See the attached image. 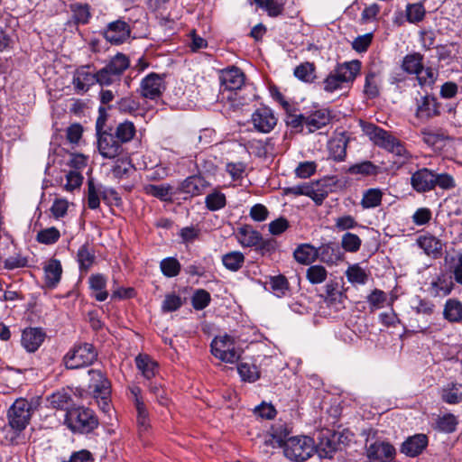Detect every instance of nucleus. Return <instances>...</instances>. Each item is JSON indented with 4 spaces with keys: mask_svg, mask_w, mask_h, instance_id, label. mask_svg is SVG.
Instances as JSON below:
<instances>
[{
    "mask_svg": "<svg viewBox=\"0 0 462 462\" xmlns=\"http://www.w3.org/2000/svg\"><path fill=\"white\" fill-rule=\"evenodd\" d=\"M290 431L282 426L273 429V437L279 447L283 448L284 455L291 460L304 461L315 451V444L308 436L290 437Z\"/></svg>",
    "mask_w": 462,
    "mask_h": 462,
    "instance_id": "f257e3e1",
    "label": "nucleus"
},
{
    "mask_svg": "<svg viewBox=\"0 0 462 462\" xmlns=\"http://www.w3.org/2000/svg\"><path fill=\"white\" fill-rule=\"evenodd\" d=\"M363 131L375 145L397 156L400 163H404L411 157L403 143L389 132L373 124L364 125Z\"/></svg>",
    "mask_w": 462,
    "mask_h": 462,
    "instance_id": "f03ea898",
    "label": "nucleus"
},
{
    "mask_svg": "<svg viewBox=\"0 0 462 462\" xmlns=\"http://www.w3.org/2000/svg\"><path fill=\"white\" fill-rule=\"evenodd\" d=\"M360 69L361 62L357 60L338 64L323 80V89L328 93L342 89L355 80Z\"/></svg>",
    "mask_w": 462,
    "mask_h": 462,
    "instance_id": "7ed1b4c3",
    "label": "nucleus"
},
{
    "mask_svg": "<svg viewBox=\"0 0 462 462\" xmlns=\"http://www.w3.org/2000/svg\"><path fill=\"white\" fill-rule=\"evenodd\" d=\"M105 122L106 118L103 116H98L96 122L97 150L103 158L116 159L125 153V149L111 130L104 129Z\"/></svg>",
    "mask_w": 462,
    "mask_h": 462,
    "instance_id": "20e7f679",
    "label": "nucleus"
},
{
    "mask_svg": "<svg viewBox=\"0 0 462 462\" xmlns=\"http://www.w3.org/2000/svg\"><path fill=\"white\" fill-rule=\"evenodd\" d=\"M65 424L74 433L87 434L97 428L98 420L92 410L78 407L67 411Z\"/></svg>",
    "mask_w": 462,
    "mask_h": 462,
    "instance_id": "39448f33",
    "label": "nucleus"
},
{
    "mask_svg": "<svg viewBox=\"0 0 462 462\" xmlns=\"http://www.w3.org/2000/svg\"><path fill=\"white\" fill-rule=\"evenodd\" d=\"M210 347L211 354L225 363L235 364L241 356L240 350L236 346L235 338L227 334L215 337Z\"/></svg>",
    "mask_w": 462,
    "mask_h": 462,
    "instance_id": "423d86ee",
    "label": "nucleus"
},
{
    "mask_svg": "<svg viewBox=\"0 0 462 462\" xmlns=\"http://www.w3.org/2000/svg\"><path fill=\"white\" fill-rule=\"evenodd\" d=\"M128 58L118 53L101 69L97 72V83L109 86L120 80L123 72L129 67Z\"/></svg>",
    "mask_w": 462,
    "mask_h": 462,
    "instance_id": "0eeeda50",
    "label": "nucleus"
},
{
    "mask_svg": "<svg viewBox=\"0 0 462 462\" xmlns=\"http://www.w3.org/2000/svg\"><path fill=\"white\" fill-rule=\"evenodd\" d=\"M32 415V403L23 398H19L7 411L8 427L23 431L30 422Z\"/></svg>",
    "mask_w": 462,
    "mask_h": 462,
    "instance_id": "6e6552de",
    "label": "nucleus"
},
{
    "mask_svg": "<svg viewBox=\"0 0 462 462\" xmlns=\"http://www.w3.org/2000/svg\"><path fill=\"white\" fill-rule=\"evenodd\" d=\"M97 358V352L92 345L84 343L76 346L64 356L68 369H78L91 365Z\"/></svg>",
    "mask_w": 462,
    "mask_h": 462,
    "instance_id": "1a4fd4ad",
    "label": "nucleus"
},
{
    "mask_svg": "<svg viewBox=\"0 0 462 462\" xmlns=\"http://www.w3.org/2000/svg\"><path fill=\"white\" fill-rule=\"evenodd\" d=\"M164 90L163 77L154 72L148 74L140 83V95L146 99L155 100L162 96Z\"/></svg>",
    "mask_w": 462,
    "mask_h": 462,
    "instance_id": "9d476101",
    "label": "nucleus"
},
{
    "mask_svg": "<svg viewBox=\"0 0 462 462\" xmlns=\"http://www.w3.org/2000/svg\"><path fill=\"white\" fill-rule=\"evenodd\" d=\"M219 79L223 91L232 92L245 85V75L239 68L231 66L220 70Z\"/></svg>",
    "mask_w": 462,
    "mask_h": 462,
    "instance_id": "9b49d317",
    "label": "nucleus"
},
{
    "mask_svg": "<svg viewBox=\"0 0 462 462\" xmlns=\"http://www.w3.org/2000/svg\"><path fill=\"white\" fill-rule=\"evenodd\" d=\"M254 128L261 133H270L277 124V118L273 110L267 106L257 108L252 115Z\"/></svg>",
    "mask_w": 462,
    "mask_h": 462,
    "instance_id": "f8f14e48",
    "label": "nucleus"
},
{
    "mask_svg": "<svg viewBox=\"0 0 462 462\" xmlns=\"http://www.w3.org/2000/svg\"><path fill=\"white\" fill-rule=\"evenodd\" d=\"M130 27L122 20L110 23L104 32V36L113 44H120L130 37Z\"/></svg>",
    "mask_w": 462,
    "mask_h": 462,
    "instance_id": "ddd939ff",
    "label": "nucleus"
},
{
    "mask_svg": "<svg viewBox=\"0 0 462 462\" xmlns=\"http://www.w3.org/2000/svg\"><path fill=\"white\" fill-rule=\"evenodd\" d=\"M411 184L413 189L420 193L432 190L434 189V171L427 168L418 170L411 175Z\"/></svg>",
    "mask_w": 462,
    "mask_h": 462,
    "instance_id": "4468645a",
    "label": "nucleus"
},
{
    "mask_svg": "<svg viewBox=\"0 0 462 462\" xmlns=\"http://www.w3.org/2000/svg\"><path fill=\"white\" fill-rule=\"evenodd\" d=\"M89 375V389L94 397L96 399H98V396H103V398L109 397L111 393L110 383L104 374L99 370H90Z\"/></svg>",
    "mask_w": 462,
    "mask_h": 462,
    "instance_id": "2eb2a0df",
    "label": "nucleus"
},
{
    "mask_svg": "<svg viewBox=\"0 0 462 462\" xmlns=\"http://www.w3.org/2000/svg\"><path fill=\"white\" fill-rule=\"evenodd\" d=\"M394 454V448L386 442H374L367 449V456L372 462H388Z\"/></svg>",
    "mask_w": 462,
    "mask_h": 462,
    "instance_id": "dca6fc26",
    "label": "nucleus"
},
{
    "mask_svg": "<svg viewBox=\"0 0 462 462\" xmlns=\"http://www.w3.org/2000/svg\"><path fill=\"white\" fill-rule=\"evenodd\" d=\"M417 245L430 257L437 259L441 256L443 243L440 239L431 235L420 236L417 239Z\"/></svg>",
    "mask_w": 462,
    "mask_h": 462,
    "instance_id": "f3484780",
    "label": "nucleus"
},
{
    "mask_svg": "<svg viewBox=\"0 0 462 462\" xmlns=\"http://www.w3.org/2000/svg\"><path fill=\"white\" fill-rule=\"evenodd\" d=\"M95 83H97V73H93L90 67H80L76 70L73 84L78 91L86 92Z\"/></svg>",
    "mask_w": 462,
    "mask_h": 462,
    "instance_id": "a211bd4d",
    "label": "nucleus"
},
{
    "mask_svg": "<svg viewBox=\"0 0 462 462\" xmlns=\"http://www.w3.org/2000/svg\"><path fill=\"white\" fill-rule=\"evenodd\" d=\"M45 338V333L36 328H30L23 330L22 334V345L28 352H35Z\"/></svg>",
    "mask_w": 462,
    "mask_h": 462,
    "instance_id": "6ab92c4d",
    "label": "nucleus"
},
{
    "mask_svg": "<svg viewBox=\"0 0 462 462\" xmlns=\"http://www.w3.org/2000/svg\"><path fill=\"white\" fill-rule=\"evenodd\" d=\"M428 439L424 434H417L410 437L402 446V452L414 457L420 455L427 447Z\"/></svg>",
    "mask_w": 462,
    "mask_h": 462,
    "instance_id": "aec40b11",
    "label": "nucleus"
},
{
    "mask_svg": "<svg viewBox=\"0 0 462 462\" xmlns=\"http://www.w3.org/2000/svg\"><path fill=\"white\" fill-rule=\"evenodd\" d=\"M337 448V436L327 434L320 437L315 450L320 458H332Z\"/></svg>",
    "mask_w": 462,
    "mask_h": 462,
    "instance_id": "412c9836",
    "label": "nucleus"
},
{
    "mask_svg": "<svg viewBox=\"0 0 462 462\" xmlns=\"http://www.w3.org/2000/svg\"><path fill=\"white\" fill-rule=\"evenodd\" d=\"M439 115V106L437 99L431 96H425L418 104L416 110L417 117L430 119Z\"/></svg>",
    "mask_w": 462,
    "mask_h": 462,
    "instance_id": "4be33fe9",
    "label": "nucleus"
},
{
    "mask_svg": "<svg viewBox=\"0 0 462 462\" xmlns=\"http://www.w3.org/2000/svg\"><path fill=\"white\" fill-rule=\"evenodd\" d=\"M330 120L331 116L328 109H319L306 116V127L310 133H313L328 125Z\"/></svg>",
    "mask_w": 462,
    "mask_h": 462,
    "instance_id": "5701e85b",
    "label": "nucleus"
},
{
    "mask_svg": "<svg viewBox=\"0 0 462 462\" xmlns=\"http://www.w3.org/2000/svg\"><path fill=\"white\" fill-rule=\"evenodd\" d=\"M62 274L61 263L57 259L50 260L44 266L45 285L53 289L60 282Z\"/></svg>",
    "mask_w": 462,
    "mask_h": 462,
    "instance_id": "b1692460",
    "label": "nucleus"
},
{
    "mask_svg": "<svg viewBox=\"0 0 462 462\" xmlns=\"http://www.w3.org/2000/svg\"><path fill=\"white\" fill-rule=\"evenodd\" d=\"M236 236L239 244L244 247L256 246L261 238V234L250 226L238 228Z\"/></svg>",
    "mask_w": 462,
    "mask_h": 462,
    "instance_id": "393cba45",
    "label": "nucleus"
},
{
    "mask_svg": "<svg viewBox=\"0 0 462 462\" xmlns=\"http://www.w3.org/2000/svg\"><path fill=\"white\" fill-rule=\"evenodd\" d=\"M318 251V258L327 264H336L341 261L343 257L340 249L331 243L322 245Z\"/></svg>",
    "mask_w": 462,
    "mask_h": 462,
    "instance_id": "a878e982",
    "label": "nucleus"
},
{
    "mask_svg": "<svg viewBox=\"0 0 462 462\" xmlns=\"http://www.w3.org/2000/svg\"><path fill=\"white\" fill-rule=\"evenodd\" d=\"M453 286V282L449 278L440 275L430 282L429 291L434 297H443L451 292Z\"/></svg>",
    "mask_w": 462,
    "mask_h": 462,
    "instance_id": "bb28decb",
    "label": "nucleus"
},
{
    "mask_svg": "<svg viewBox=\"0 0 462 462\" xmlns=\"http://www.w3.org/2000/svg\"><path fill=\"white\" fill-rule=\"evenodd\" d=\"M135 365L143 377L148 380L155 376L158 372L157 363L148 355H138L135 357Z\"/></svg>",
    "mask_w": 462,
    "mask_h": 462,
    "instance_id": "cd10ccee",
    "label": "nucleus"
},
{
    "mask_svg": "<svg viewBox=\"0 0 462 462\" xmlns=\"http://www.w3.org/2000/svg\"><path fill=\"white\" fill-rule=\"evenodd\" d=\"M69 11L75 24H87L92 16L90 6L88 4L73 3L69 5Z\"/></svg>",
    "mask_w": 462,
    "mask_h": 462,
    "instance_id": "c85d7f7f",
    "label": "nucleus"
},
{
    "mask_svg": "<svg viewBox=\"0 0 462 462\" xmlns=\"http://www.w3.org/2000/svg\"><path fill=\"white\" fill-rule=\"evenodd\" d=\"M318 249L310 244L299 245L293 253L295 260L301 264L311 263L318 258Z\"/></svg>",
    "mask_w": 462,
    "mask_h": 462,
    "instance_id": "c756f323",
    "label": "nucleus"
},
{
    "mask_svg": "<svg viewBox=\"0 0 462 462\" xmlns=\"http://www.w3.org/2000/svg\"><path fill=\"white\" fill-rule=\"evenodd\" d=\"M89 287L94 292V297L98 301H104L108 297L106 291V279L100 273L92 274L88 280Z\"/></svg>",
    "mask_w": 462,
    "mask_h": 462,
    "instance_id": "7c9ffc66",
    "label": "nucleus"
},
{
    "mask_svg": "<svg viewBox=\"0 0 462 462\" xmlns=\"http://www.w3.org/2000/svg\"><path fill=\"white\" fill-rule=\"evenodd\" d=\"M443 317L449 322H461L462 302L457 299L448 300L444 305Z\"/></svg>",
    "mask_w": 462,
    "mask_h": 462,
    "instance_id": "2f4dec72",
    "label": "nucleus"
},
{
    "mask_svg": "<svg viewBox=\"0 0 462 462\" xmlns=\"http://www.w3.org/2000/svg\"><path fill=\"white\" fill-rule=\"evenodd\" d=\"M420 135L422 141L434 149H440L447 139V136L442 132L430 128H423L420 131Z\"/></svg>",
    "mask_w": 462,
    "mask_h": 462,
    "instance_id": "473e14b6",
    "label": "nucleus"
},
{
    "mask_svg": "<svg viewBox=\"0 0 462 462\" xmlns=\"http://www.w3.org/2000/svg\"><path fill=\"white\" fill-rule=\"evenodd\" d=\"M143 191L162 201L171 200L172 196V187L169 184H147L143 186Z\"/></svg>",
    "mask_w": 462,
    "mask_h": 462,
    "instance_id": "72a5a7b5",
    "label": "nucleus"
},
{
    "mask_svg": "<svg viewBox=\"0 0 462 462\" xmlns=\"http://www.w3.org/2000/svg\"><path fill=\"white\" fill-rule=\"evenodd\" d=\"M245 255L239 251H232L222 256L223 265L231 272L239 271L245 263Z\"/></svg>",
    "mask_w": 462,
    "mask_h": 462,
    "instance_id": "f704fd0d",
    "label": "nucleus"
},
{
    "mask_svg": "<svg viewBox=\"0 0 462 462\" xmlns=\"http://www.w3.org/2000/svg\"><path fill=\"white\" fill-rule=\"evenodd\" d=\"M442 400L449 404H457L462 402V384L449 383L442 389Z\"/></svg>",
    "mask_w": 462,
    "mask_h": 462,
    "instance_id": "c9c22d12",
    "label": "nucleus"
},
{
    "mask_svg": "<svg viewBox=\"0 0 462 462\" xmlns=\"http://www.w3.org/2000/svg\"><path fill=\"white\" fill-rule=\"evenodd\" d=\"M383 192L379 189L372 188L365 190L361 199V206L364 209H370L381 205Z\"/></svg>",
    "mask_w": 462,
    "mask_h": 462,
    "instance_id": "e433bc0d",
    "label": "nucleus"
},
{
    "mask_svg": "<svg viewBox=\"0 0 462 462\" xmlns=\"http://www.w3.org/2000/svg\"><path fill=\"white\" fill-rule=\"evenodd\" d=\"M135 126L130 121H125L116 125L114 135L123 144L130 142L135 135Z\"/></svg>",
    "mask_w": 462,
    "mask_h": 462,
    "instance_id": "4c0bfd02",
    "label": "nucleus"
},
{
    "mask_svg": "<svg viewBox=\"0 0 462 462\" xmlns=\"http://www.w3.org/2000/svg\"><path fill=\"white\" fill-rule=\"evenodd\" d=\"M77 259L80 269L88 272L95 261L93 249L88 245H83L78 251Z\"/></svg>",
    "mask_w": 462,
    "mask_h": 462,
    "instance_id": "58836bf2",
    "label": "nucleus"
},
{
    "mask_svg": "<svg viewBox=\"0 0 462 462\" xmlns=\"http://www.w3.org/2000/svg\"><path fill=\"white\" fill-rule=\"evenodd\" d=\"M422 66V56L419 53L406 55L402 64L404 71L416 75L421 70Z\"/></svg>",
    "mask_w": 462,
    "mask_h": 462,
    "instance_id": "ea45409f",
    "label": "nucleus"
},
{
    "mask_svg": "<svg viewBox=\"0 0 462 462\" xmlns=\"http://www.w3.org/2000/svg\"><path fill=\"white\" fill-rule=\"evenodd\" d=\"M204 188V180L198 176H191L187 178L182 185L181 190L190 196L199 195Z\"/></svg>",
    "mask_w": 462,
    "mask_h": 462,
    "instance_id": "a19ab883",
    "label": "nucleus"
},
{
    "mask_svg": "<svg viewBox=\"0 0 462 462\" xmlns=\"http://www.w3.org/2000/svg\"><path fill=\"white\" fill-rule=\"evenodd\" d=\"M328 195V188L324 181L310 184V193L308 197L312 199L317 205H321Z\"/></svg>",
    "mask_w": 462,
    "mask_h": 462,
    "instance_id": "79ce46f5",
    "label": "nucleus"
},
{
    "mask_svg": "<svg viewBox=\"0 0 462 462\" xmlns=\"http://www.w3.org/2000/svg\"><path fill=\"white\" fill-rule=\"evenodd\" d=\"M328 271L319 264L310 265L306 271V278L311 284H320L326 281Z\"/></svg>",
    "mask_w": 462,
    "mask_h": 462,
    "instance_id": "37998d69",
    "label": "nucleus"
},
{
    "mask_svg": "<svg viewBox=\"0 0 462 462\" xmlns=\"http://www.w3.org/2000/svg\"><path fill=\"white\" fill-rule=\"evenodd\" d=\"M205 203L207 208L210 211L219 210L225 208L226 204V196L218 190H214L205 198Z\"/></svg>",
    "mask_w": 462,
    "mask_h": 462,
    "instance_id": "c03bdc74",
    "label": "nucleus"
},
{
    "mask_svg": "<svg viewBox=\"0 0 462 462\" xmlns=\"http://www.w3.org/2000/svg\"><path fill=\"white\" fill-rule=\"evenodd\" d=\"M425 14L426 10L421 3L408 4L406 6V18L411 23L421 22Z\"/></svg>",
    "mask_w": 462,
    "mask_h": 462,
    "instance_id": "a18cd8bd",
    "label": "nucleus"
},
{
    "mask_svg": "<svg viewBox=\"0 0 462 462\" xmlns=\"http://www.w3.org/2000/svg\"><path fill=\"white\" fill-rule=\"evenodd\" d=\"M346 276L351 283L365 284L368 280V274L358 264L350 265L346 271Z\"/></svg>",
    "mask_w": 462,
    "mask_h": 462,
    "instance_id": "49530a36",
    "label": "nucleus"
},
{
    "mask_svg": "<svg viewBox=\"0 0 462 462\" xmlns=\"http://www.w3.org/2000/svg\"><path fill=\"white\" fill-rule=\"evenodd\" d=\"M49 402L51 407L55 409L64 410L69 406V404L72 402V399L68 392L62 390L52 393L49 397Z\"/></svg>",
    "mask_w": 462,
    "mask_h": 462,
    "instance_id": "de8ad7c7",
    "label": "nucleus"
},
{
    "mask_svg": "<svg viewBox=\"0 0 462 462\" xmlns=\"http://www.w3.org/2000/svg\"><path fill=\"white\" fill-rule=\"evenodd\" d=\"M379 83L380 80L375 72L367 73L364 87L365 94L370 98L376 97L380 93Z\"/></svg>",
    "mask_w": 462,
    "mask_h": 462,
    "instance_id": "09e8293b",
    "label": "nucleus"
},
{
    "mask_svg": "<svg viewBox=\"0 0 462 462\" xmlns=\"http://www.w3.org/2000/svg\"><path fill=\"white\" fill-rule=\"evenodd\" d=\"M361 245L362 240L356 234L346 232L342 236L341 246L346 252L356 253L360 249Z\"/></svg>",
    "mask_w": 462,
    "mask_h": 462,
    "instance_id": "8fccbe9b",
    "label": "nucleus"
},
{
    "mask_svg": "<svg viewBox=\"0 0 462 462\" xmlns=\"http://www.w3.org/2000/svg\"><path fill=\"white\" fill-rule=\"evenodd\" d=\"M135 407L137 410V425L139 430L140 432L146 431L150 426L146 406L140 398H136Z\"/></svg>",
    "mask_w": 462,
    "mask_h": 462,
    "instance_id": "3c124183",
    "label": "nucleus"
},
{
    "mask_svg": "<svg viewBox=\"0 0 462 462\" xmlns=\"http://www.w3.org/2000/svg\"><path fill=\"white\" fill-rule=\"evenodd\" d=\"M378 166L369 161L356 163L349 168L351 174H361L365 176L376 175L378 173Z\"/></svg>",
    "mask_w": 462,
    "mask_h": 462,
    "instance_id": "603ef678",
    "label": "nucleus"
},
{
    "mask_svg": "<svg viewBox=\"0 0 462 462\" xmlns=\"http://www.w3.org/2000/svg\"><path fill=\"white\" fill-rule=\"evenodd\" d=\"M239 375L244 381L255 382L259 378L258 368L254 365L241 363L237 366Z\"/></svg>",
    "mask_w": 462,
    "mask_h": 462,
    "instance_id": "864d4df0",
    "label": "nucleus"
},
{
    "mask_svg": "<svg viewBox=\"0 0 462 462\" xmlns=\"http://www.w3.org/2000/svg\"><path fill=\"white\" fill-rule=\"evenodd\" d=\"M60 236V231L56 227H48L38 232L36 240L44 245L56 243Z\"/></svg>",
    "mask_w": 462,
    "mask_h": 462,
    "instance_id": "5fc2aeb1",
    "label": "nucleus"
},
{
    "mask_svg": "<svg viewBox=\"0 0 462 462\" xmlns=\"http://www.w3.org/2000/svg\"><path fill=\"white\" fill-rule=\"evenodd\" d=\"M325 300L328 304L340 303L343 298V293L338 290V284L331 282L325 286Z\"/></svg>",
    "mask_w": 462,
    "mask_h": 462,
    "instance_id": "6e6d98bb",
    "label": "nucleus"
},
{
    "mask_svg": "<svg viewBox=\"0 0 462 462\" xmlns=\"http://www.w3.org/2000/svg\"><path fill=\"white\" fill-rule=\"evenodd\" d=\"M133 169L130 160L124 154L117 157L116 162L113 167V174L116 178H123L127 175L129 171Z\"/></svg>",
    "mask_w": 462,
    "mask_h": 462,
    "instance_id": "4d7b16f0",
    "label": "nucleus"
},
{
    "mask_svg": "<svg viewBox=\"0 0 462 462\" xmlns=\"http://www.w3.org/2000/svg\"><path fill=\"white\" fill-rule=\"evenodd\" d=\"M162 273L167 277L177 276L180 271V264L175 258H166L160 264Z\"/></svg>",
    "mask_w": 462,
    "mask_h": 462,
    "instance_id": "13d9d810",
    "label": "nucleus"
},
{
    "mask_svg": "<svg viewBox=\"0 0 462 462\" xmlns=\"http://www.w3.org/2000/svg\"><path fill=\"white\" fill-rule=\"evenodd\" d=\"M210 294L202 289L197 290L191 299L192 306L197 310H204L210 302Z\"/></svg>",
    "mask_w": 462,
    "mask_h": 462,
    "instance_id": "bf43d9fd",
    "label": "nucleus"
},
{
    "mask_svg": "<svg viewBox=\"0 0 462 462\" xmlns=\"http://www.w3.org/2000/svg\"><path fill=\"white\" fill-rule=\"evenodd\" d=\"M83 181V176L79 171H69L66 174V183L64 189L67 191H73L76 189H79Z\"/></svg>",
    "mask_w": 462,
    "mask_h": 462,
    "instance_id": "052dcab7",
    "label": "nucleus"
},
{
    "mask_svg": "<svg viewBox=\"0 0 462 462\" xmlns=\"http://www.w3.org/2000/svg\"><path fill=\"white\" fill-rule=\"evenodd\" d=\"M457 420L453 414H445L437 420L438 429L444 432H452L456 430Z\"/></svg>",
    "mask_w": 462,
    "mask_h": 462,
    "instance_id": "680f3d73",
    "label": "nucleus"
},
{
    "mask_svg": "<svg viewBox=\"0 0 462 462\" xmlns=\"http://www.w3.org/2000/svg\"><path fill=\"white\" fill-rule=\"evenodd\" d=\"M100 205L99 190L93 180L88 181V206L91 209H97Z\"/></svg>",
    "mask_w": 462,
    "mask_h": 462,
    "instance_id": "e2e57ef3",
    "label": "nucleus"
},
{
    "mask_svg": "<svg viewBox=\"0 0 462 462\" xmlns=\"http://www.w3.org/2000/svg\"><path fill=\"white\" fill-rule=\"evenodd\" d=\"M387 301V295L384 291L374 289L368 296L367 302L373 309L383 308Z\"/></svg>",
    "mask_w": 462,
    "mask_h": 462,
    "instance_id": "0e129e2a",
    "label": "nucleus"
},
{
    "mask_svg": "<svg viewBox=\"0 0 462 462\" xmlns=\"http://www.w3.org/2000/svg\"><path fill=\"white\" fill-rule=\"evenodd\" d=\"M270 285L273 292L281 297L285 294L289 289L287 279L282 275L274 276L271 279Z\"/></svg>",
    "mask_w": 462,
    "mask_h": 462,
    "instance_id": "69168bd1",
    "label": "nucleus"
},
{
    "mask_svg": "<svg viewBox=\"0 0 462 462\" xmlns=\"http://www.w3.org/2000/svg\"><path fill=\"white\" fill-rule=\"evenodd\" d=\"M182 306V300L176 294H167L162 301V310L164 312H171L179 310Z\"/></svg>",
    "mask_w": 462,
    "mask_h": 462,
    "instance_id": "338daca9",
    "label": "nucleus"
},
{
    "mask_svg": "<svg viewBox=\"0 0 462 462\" xmlns=\"http://www.w3.org/2000/svg\"><path fill=\"white\" fill-rule=\"evenodd\" d=\"M118 109L122 113L134 115L135 114L139 108L140 104L138 101L134 100L132 97H124L118 103Z\"/></svg>",
    "mask_w": 462,
    "mask_h": 462,
    "instance_id": "774afa93",
    "label": "nucleus"
}]
</instances>
